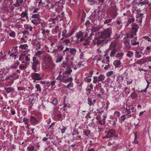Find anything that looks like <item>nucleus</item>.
Masks as SVG:
<instances>
[{
	"label": "nucleus",
	"mask_w": 151,
	"mask_h": 151,
	"mask_svg": "<svg viewBox=\"0 0 151 151\" xmlns=\"http://www.w3.org/2000/svg\"><path fill=\"white\" fill-rule=\"evenodd\" d=\"M44 52V51L42 50L38 51L35 53V55L39 57L40 56V55L42 54Z\"/></svg>",
	"instance_id": "nucleus-37"
},
{
	"label": "nucleus",
	"mask_w": 151,
	"mask_h": 151,
	"mask_svg": "<svg viewBox=\"0 0 151 151\" xmlns=\"http://www.w3.org/2000/svg\"><path fill=\"white\" fill-rule=\"evenodd\" d=\"M142 38L145 40H147V41L149 42H151V40L150 38L148 36H145L143 37Z\"/></svg>",
	"instance_id": "nucleus-62"
},
{
	"label": "nucleus",
	"mask_w": 151,
	"mask_h": 151,
	"mask_svg": "<svg viewBox=\"0 0 151 151\" xmlns=\"http://www.w3.org/2000/svg\"><path fill=\"white\" fill-rule=\"evenodd\" d=\"M31 22L35 24H38L39 23L38 21L35 19L32 20Z\"/></svg>",
	"instance_id": "nucleus-51"
},
{
	"label": "nucleus",
	"mask_w": 151,
	"mask_h": 151,
	"mask_svg": "<svg viewBox=\"0 0 151 151\" xmlns=\"http://www.w3.org/2000/svg\"><path fill=\"white\" fill-rule=\"evenodd\" d=\"M50 31L48 29H47L46 30L45 29H43L42 30V33L43 34L45 35L46 33H48L50 32Z\"/></svg>",
	"instance_id": "nucleus-54"
},
{
	"label": "nucleus",
	"mask_w": 151,
	"mask_h": 151,
	"mask_svg": "<svg viewBox=\"0 0 151 151\" xmlns=\"http://www.w3.org/2000/svg\"><path fill=\"white\" fill-rule=\"evenodd\" d=\"M4 90L7 94H12L14 92L15 89L14 88L11 87H4Z\"/></svg>",
	"instance_id": "nucleus-10"
},
{
	"label": "nucleus",
	"mask_w": 151,
	"mask_h": 151,
	"mask_svg": "<svg viewBox=\"0 0 151 151\" xmlns=\"http://www.w3.org/2000/svg\"><path fill=\"white\" fill-rule=\"evenodd\" d=\"M24 27L26 29H29L30 31H32V30L33 27L28 24H25Z\"/></svg>",
	"instance_id": "nucleus-29"
},
{
	"label": "nucleus",
	"mask_w": 151,
	"mask_h": 151,
	"mask_svg": "<svg viewBox=\"0 0 151 151\" xmlns=\"http://www.w3.org/2000/svg\"><path fill=\"white\" fill-rule=\"evenodd\" d=\"M63 60V56H59L56 59V63H58L61 62Z\"/></svg>",
	"instance_id": "nucleus-39"
},
{
	"label": "nucleus",
	"mask_w": 151,
	"mask_h": 151,
	"mask_svg": "<svg viewBox=\"0 0 151 151\" xmlns=\"http://www.w3.org/2000/svg\"><path fill=\"white\" fill-rule=\"evenodd\" d=\"M43 66L45 68L49 69L51 70L53 69L55 66V65L52 61L50 62H46L43 64Z\"/></svg>",
	"instance_id": "nucleus-7"
},
{
	"label": "nucleus",
	"mask_w": 151,
	"mask_h": 151,
	"mask_svg": "<svg viewBox=\"0 0 151 151\" xmlns=\"http://www.w3.org/2000/svg\"><path fill=\"white\" fill-rule=\"evenodd\" d=\"M121 64V62L119 60H116L114 62V64L116 68H118Z\"/></svg>",
	"instance_id": "nucleus-23"
},
{
	"label": "nucleus",
	"mask_w": 151,
	"mask_h": 151,
	"mask_svg": "<svg viewBox=\"0 0 151 151\" xmlns=\"http://www.w3.org/2000/svg\"><path fill=\"white\" fill-rule=\"evenodd\" d=\"M113 71H110L106 73V75L107 77L110 76L111 75L113 74Z\"/></svg>",
	"instance_id": "nucleus-60"
},
{
	"label": "nucleus",
	"mask_w": 151,
	"mask_h": 151,
	"mask_svg": "<svg viewBox=\"0 0 151 151\" xmlns=\"http://www.w3.org/2000/svg\"><path fill=\"white\" fill-rule=\"evenodd\" d=\"M57 47L58 50L59 51L62 50L64 48V47L61 45H57Z\"/></svg>",
	"instance_id": "nucleus-40"
},
{
	"label": "nucleus",
	"mask_w": 151,
	"mask_h": 151,
	"mask_svg": "<svg viewBox=\"0 0 151 151\" xmlns=\"http://www.w3.org/2000/svg\"><path fill=\"white\" fill-rule=\"evenodd\" d=\"M88 101V104L90 106H93V104L92 102V101L91 100V99L89 97H88L87 99Z\"/></svg>",
	"instance_id": "nucleus-42"
},
{
	"label": "nucleus",
	"mask_w": 151,
	"mask_h": 151,
	"mask_svg": "<svg viewBox=\"0 0 151 151\" xmlns=\"http://www.w3.org/2000/svg\"><path fill=\"white\" fill-rule=\"evenodd\" d=\"M23 0H16V3L14 4L13 5L15 7H18L19 6L23 5Z\"/></svg>",
	"instance_id": "nucleus-15"
},
{
	"label": "nucleus",
	"mask_w": 151,
	"mask_h": 151,
	"mask_svg": "<svg viewBox=\"0 0 151 151\" xmlns=\"http://www.w3.org/2000/svg\"><path fill=\"white\" fill-rule=\"evenodd\" d=\"M70 57V56L69 55H67L65 58L67 62H63L62 64V66L63 68H68L69 69L71 66H73V62L71 61H70L68 60Z\"/></svg>",
	"instance_id": "nucleus-5"
},
{
	"label": "nucleus",
	"mask_w": 151,
	"mask_h": 151,
	"mask_svg": "<svg viewBox=\"0 0 151 151\" xmlns=\"http://www.w3.org/2000/svg\"><path fill=\"white\" fill-rule=\"evenodd\" d=\"M52 104L54 105V106L58 104V100L56 99H54L52 101Z\"/></svg>",
	"instance_id": "nucleus-61"
},
{
	"label": "nucleus",
	"mask_w": 151,
	"mask_h": 151,
	"mask_svg": "<svg viewBox=\"0 0 151 151\" xmlns=\"http://www.w3.org/2000/svg\"><path fill=\"white\" fill-rule=\"evenodd\" d=\"M43 60L44 61V63L52 61V57L49 55H47L44 57L43 58Z\"/></svg>",
	"instance_id": "nucleus-17"
},
{
	"label": "nucleus",
	"mask_w": 151,
	"mask_h": 151,
	"mask_svg": "<svg viewBox=\"0 0 151 151\" xmlns=\"http://www.w3.org/2000/svg\"><path fill=\"white\" fill-rule=\"evenodd\" d=\"M19 68L21 70H24V69H26V67L25 66H24V65L23 64H21L19 65Z\"/></svg>",
	"instance_id": "nucleus-56"
},
{
	"label": "nucleus",
	"mask_w": 151,
	"mask_h": 151,
	"mask_svg": "<svg viewBox=\"0 0 151 151\" xmlns=\"http://www.w3.org/2000/svg\"><path fill=\"white\" fill-rule=\"evenodd\" d=\"M59 27L58 26H56L55 28V29H54L53 31V33H55V34H56L57 33H58V35L60 34L59 33Z\"/></svg>",
	"instance_id": "nucleus-34"
},
{
	"label": "nucleus",
	"mask_w": 151,
	"mask_h": 151,
	"mask_svg": "<svg viewBox=\"0 0 151 151\" xmlns=\"http://www.w3.org/2000/svg\"><path fill=\"white\" fill-rule=\"evenodd\" d=\"M139 5H140L141 6L146 4L150 6L151 4L149 3L148 0H140L139 1Z\"/></svg>",
	"instance_id": "nucleus-14"
},
{
	"label": "nucleus",
	"mask_w": 151,
	"mask_h": 151,
	"mask_svg": "<svg viewBox=\"0 0 151 151\" xmlns=\"http://www.w3.org/2000/svg\"><path fill=\"white\" fill-rule=\"evenodd\" d=\"M116 45L114 43H111L110 45L109 50H111L110 53V56L111 57H114V55L117 52V50L116 48Z\"/></svg>",
	"instance_id": "nucleus-6"
},
{
	"label": "nucleus",
	"mask_w": 151,
	"mask_h": 151,
	"mask_svg": "<svg viewBox=\"0 0 151 151\" xmlns=\"http://www.w3.org/2000/svg\"><path fill=\"white\" fill-rule=\"evenodd\" d=\"M76 29L75 28H72L70 33L68 34L69 37L71 36L73 34L76 30Z\"/></svg>",
	"instance_id": "nucleus-52"
},
{
	"label": "nucleus",
	"mask_w": 151,
	"mask_h": 151,
	"mask_svg": "<svg viewBox=\"0 0 151 151\" xmlns=\"http://www.w3.org/2000/svg\"><path fill=\"white\" fill-rule=\"evenodd\" d=\"M124 55V53L123 52H118L116 55L115 57L117 58H119L123 56Z\"/></svg>",
	"instance_id": "nucleus-43"
},
{
	"label": "nucleus",
	"mask_w": 151,
	"mask_h": 151,
	"mask_svg": "<svg viewBox=\"0 0 151 151\" xmlns=\"http://www.w3.org/2000/svg\"><path fill=\"white\" fill-rule=\"evenodd\" d=\"M108 145L112 146L113 147L115 148H117L118 147V145L116 142L115 141L111 142V141L109 142L108 143Z\"/></svg>",
	"instance_id": "nucleus-20"
},
{
	"label": "nucleus",
	"mask_w": 151,
	"mask_h": 151,
	"mask_svg": "<svg viewBox=\"0 0 151 151\" xmlns=\"http://www.w3.org/2000/svg\"><path fill=\"white\" fill-rule=\"evenodd\" d=\"M131 116V115H128V114L122 115L120 117V120L121 121V123H122V122L124 121L126 119L129 118Z\"/></svg>",
	"instance_id": "nucleus-19"
},
{
	"label": "nucleus",
	"mask_w": 151,
	"mask_h": 151,
	"mask_svg": "<svg viewBox=\"0 0 151 151\" xmlns=\"http://www.w3.org/2000/svg\"><path fill=\"white\" fill-rule=\"evenodd\" d=\"M20 48H22L23 49L27 50H29L28 49V46L26 44H24L21 45L19 47Z\"/></svg>",
	"instance_id": "nucleus-30"
},
{
	"label": "nucleus",
	"mask_w": 151,
	"mask_h": 151,
	"mask_svg": "<svg viewBox=\"0 0 151 151\" xmlns=\"http://www.w3.org/2000/svg\"><path fill=\"white\" fill-rule=\"evenodd\" d=\"M34 149L35 147L32 146L30 147H27V149L29 151H33L34 150ZM35 150L36 151V149H35Z\"/></svg>",
	"instance_id": "nucleus-50"
},
{
	"label": "nucleus",
	"mask_w": 151,
	"mask_h": 151,
	"mask_svg": "<svg viewBox=\"0 0 151 151\" xmlns=\"http://www.w3.org/2000/svg\"><path fill=\"white\" fill-rule=\"evenodd\" d=\"M29 119L27 118H24L23 119V122H24V124L28 126Z\"/></svg>",
	"instance_id": "nucleus-47"
},
{
	"label": "nucleus",
	"mask_w": 151,
	"mask_h": 151,
	"mask_svg": "<svg viewBox=\"0 0 151 151\" xmlns=\"http://www.w3.org/2000/svg\"><path fill=\"white\" fill-rule=\"evenodd\" d=\"M72 72V70L70 69L68 71H66L65 72L63 73V78L65 79L67 78L68 77V75L70 74Z\"/></svg>",
	"instance_id": "nucleus-16"
},
{
	"label": "nucleus",
	"mask_w": 151,
	"mask_h": 151,
	"mask_svg": "<svg viewBox=\"0 0 151 151\" xmlns=\"http://www.w3.org/2000/svg\"><path fill=\"white\" fill-rule=\"evenodd\" d=\"M116 131L113 129H109L107 134L103 137V138H110L113 136L115 133Z\"/></svg>",
	"instance_id": "nucleus-9"
},
{
	"label": "nucleus",
	"mask_w": 151,
	"mask_h": 151,
	"mask_svg": "<svg viewBox=\"0 0 151 151\" xmlns=\"http://www.w3.org/2000/svg\"><path fill=\"white\" fill-rule=\"evenodd\" d=\"M66 129L67 128L63 126L62 128L60 129L62 133V134L64 133Z\"/></svg>",
	"instance_id": "nucleus-57"
},
{
	"label": "nucleus",
	"mask_w": 151,
	"mask_h": 151,
	"mask_svg": "<svg viewBox=\"0 0 151 151\" xmlns=\"http://www.w3.org/2000/svg\"><path fill=\"white\" fill-rule=\"evenodd\" d=\"M135 19L134 18L132 17L128 19L127 23L128 24H130L131 22H133L134 21Z\"/></svg>",
	"instance_id": "nucleus-49"
},
{
	"label": "nucleus",
	"mask_w": 151,
	"mask_h": 151,
	"mask_svg": "<svg viewBox=\"0 0 151 151\" xmlns=\"http://www.w3.org/2000/svg\"><path fill=\"white\" fill-rule=\"evenodd\" d=\"M147 62L146 59H141L137 61V63L138 64H143Z\"/></svg>",
	"instance_id": "nucleus-26"
},
{
	"label": "nucleus",
	"mask_w": 151,
	"mask_h": 151,
	"mask_svg": "<svg viewBox=\"0 0 151 151\" xmlns=\"http://www.w3.org/2000/svg\"><path fill=\"white\" fill-rule=\"evenodd\" d=\"M90 43V42L88 40H85L83 42V45H88Z\"/></svg>",
	"instance_id": "nucleus-59"
},
{
	"label": "nucleus",
	"mask_w": 151,
	"mask_h": 151,
	"mask_svg": "<svg viewBox=\"0 0 151 151\" xmlns=\"http://www.w3.org/2000/svg\"><path fill=\"white\" fill-rule=\"evenodd\" d=\"M30 121L32 124L33 125H35L38 124L39 122V121L36 119L34 116H31L30 118Z\"/></svg>",
	"instance_id": "nucleus-12"
},
{
	"label": "nucleus",
	"mask_w": 151,
	"mask_h": 151,
	"mask_svg": "<svg viewBox=\"0 0 151 151\" xmlns=\"http://www.w3.org/2000/svg\"><path fill=\"white\" fill-rule=\"evenodd\" d=\"M137 96V94L134 91L132 92L130 95V96L132 99L136 98Z\"/></svg>",
	"instance_id": "nucleus-38"
},
{
	"label": "nucleus",
	"mask_w": 151,
	"mask_h": 151,
	"mask_svg": "<svg viewBox=\"0 0 151 151\" xmlns=\"http://www.w3.org/2000/svg\"><path fill=\"white\" fill-rule=\"evenodd\" d=\"M136 35H134V33L132 32L130 34H128L127 35V36L125 37H127V39H131L133 38V37Z\"/></svg>",
	"instance_id": "nucleus-36"
},
{
	"label": "nucleus",
	"mask_w": 151,
	"mask_h": 151,
	"mask_svg": "<svg viewBox=\"0 0 151 151\" xmlns=\"http://www.w3.org/2000/svg\"><path fill=\"white\" fill-rule=\"evenodd\" d=\"M20 16L21 18L25 17L26 19L28 18V13L27 12H22L20 14Z\"/></svg>",
	"instance_id": "nucleus-25"
},
{
	"label": "nucleus",
	"mask_w": 151,
	"mask_h": 151,
	"mask_svg": "<svg viewBox=\"0 0 151 151\" xmlns=\"http://www.w3.org/2000/svg\"><path fill=\"white\" fill-rule=\"evenodd\" d=\"M105 77L103 74H100L98 77L94 76L93 78V83H96L97 81H102L104 80Z\"/></svg>",
	"instance_id": "nucleus-8"
},
{
	"label": "nucleus",
	"mask_w": 151,
	"mask_h": 151,
	"mask_svg": "<svg viewBox=\"0 0 151 151\" xmlns=\"http://www.w3.org/2000/svg\"><path fill=\"white\" fill-rule=\"evenodd\" d=\"M146 81L147 83V85L146 87V88H145V89L142 90H141V91H139V92L142 93L143 92H147V89L149 87L150 84V82H149L148 81H147V80H146Z\"/></svg>",
	"instance_id": "nucleus-28"
},
{
	"label": "nucleus",
	"mask_w": 151,
	"mask_h": 151,
	"mask_svg": "<svg viewBox=\"0 0 151 151\" xmlns=\"http://www.w3.org/2000/svg\"><path fill=\"white\" fill-rule=\"evenodd\" d=\"M128 108H126V109L127 112L128 114H130L131 112H133L134 110V107L132 106H129L128 107Z\"/></svg>",
	"instance_id": "nucleus-22"
},
{
	"label": "nucleus",
	"mask_w": 151,
	"mask_h": 151,
	"mask_svg": "<svg viewBox=\"0 0 151 151\" xmlns=\"http://www.w3.org/2000/svg\"><path fill=\"white\" fill-rule=\"evenodd\" d=\"M35 88H37V91L40 92L41 91V89L39 84H36L35 85Z\"/></svg>",
	"instance_id": "nucleus-44"
},
{
	"label": "nucleus",
	"mask_w": 151,
	"mask_h": 151,
	"mask_svg": "<svg viewBox=\"0 0 151 151\" xmlns=\"http://www.w3.org/2000/svg\"><path fill=\"white\" fill-rule=\"evenodd\" d=\"M62 32V36L63 37L67 38L68 37H69L68 34L67 33V31L66 29H64L63 30V31Z\"/></svg>",
	"instance_id": "nucleus-24"
},
{
	"label": "nucleus",
	"mask_w": 151,
	"mask_h": 151,
	"mask_svg": "<svg viewBox=\"0 0 151 151\" xmlns=\"http://www.w3.org/2000/svg\"><path fill=\"white\" fill-rule=\"evenodd\" d=\"M133 53L132 51H128L126 55L127 57L130 58L133 55Z\"/></svg>",
	"instance_id": "nucleus-41"
},
{
	"label": "nucleus",
	"mask_w": 151,
	"mask_h": 151,
	"mask_svg": "<svg viewBox=\"0 0 151 151\" xmlns=\"http://www.w3.org/2000/svg\"><path fill=\"white\" fill-rule=\"evenodd\" d=\"M35 47L37 49H40L41 48L40 42H38L36 44V45Z\"/></svg>",
	"instance_id": "nucleus-58"
},
{
	"label": "nucleus",
	"mask_w": 151,
	"mask_h": 151,
	"mask_svg": "<svg viewBox=\"0 0 151 151\" xmlns=\"http://www.w3.org/2000/svg\"><path fill=\"white\" fill-rule=\"evenodd\" d=\"M111 11L113 13L117 12L118 9L117 8L116 6H112Z\"/></svg>",
	"instance_id": "nucleus-35"
},
{
	"label": "nucleus",
	"mask_w": 151,
	"mask_h": 151,
	"mask_svg": "<svg viewBox=\"0 0 151 151\" xmlns=\"http://www.w3.org/2000/svg\"><path fill=\"white\" fill-rule=\"evenodd\" d=\"M85 81L87 83H90L91 81V79L88 78V77H87L85 78L84 79Z\"/></svg>",
	"instance_id": "nucleus-64"
},
{
	"label": "nucleus",
	"mask_w": 151,
	"mask_h": 151,
	"mask_svg": "<svg viewBox=\"0 0 151 151\" xmlns=\"http://www.w3.org/2000/svg\"><path fill=\"white\" fill-rule=\"evenodd\" d=\"M111 28H107L102 32H99V36L93 41V44L97 45L98 46H102L109 41L112 34Z\"/></svg>",
	"instance_id": "nucleus-1"
},
{
	"label": "nucleus",
	"mask_w": 151,
	"mask_h": 151,
	"mask_svg": "<svg viewBox=\"0 0 151 151\" xmlns=\"http://www.w3.org/2000/svg\"><path fill=\"white\" fill-rule=\"evenodd\" d=\"M88 1L89 2H91L92 3L91 4V5L97 4V3L94 0H88Z\"/></svg>",
	"instance_id": "nucleus-53"
},
{
	"label": "nucleus",
	"mask_w": 151,
	"mask_h": 151,
	"mask_svg": "<svg viewBox=\"0 0 151 151\" xmlns=\"http://www.w3.org/2000/svg\"><path fill=\"white\" fill-rule=\"evenodd\" d=\"M73 79L71 77H69L67 79H65L63 80V82L65 83H67L69 82L72 81Z\"/></svg>",
	"instance_id": "nucleus-32"
},
{
	"label": "nucleus",
	"mask_w": 151,
	"mask_h": 151,
	"mask_svg": "<svg viewBox=\"0 0 151 151\" xmlns=\"http://www.w3.org/2000/svg\"><path fill=\"white\" fill-rule=\"evenodd\" d=\"M135 57L137 58H140L141 56V54H140V52H136L135 54Z\"/></svg>",
	"instance_id": "nucleus-45"
},
{
	"label": "nucleus",
	"mask_w": 151,
	"mask_h": 151,
	"mask_svg": "<svg viewBox=\"0 0 151 151\" xmlns=\"http://www.w3.org/2000/svg\"><path fill=\"white\" fill-rule=\"evenodd\" d=\"M9 35L10 37L14 38L15 36V33L14 32L12 31L9 33Z\"/></svg>",
	"instance_id": "nucleus-55"
},
{
	"label": "nucleus",
	"mask_w": 151,
	"mask_h": 151,
	"mask_svg": "<svg viewBox=\"0 0 151 151\" xmlns=\"http://www.w3.org/2000/svg\"><path fill=\"white\" fill-rule=\"evenodd\" d=\"M137 37H135V39L132 40L131 42V44L132 45H135L139 44V43L138 42H136L135 39H136Z\"/></svg>",
	"instance_id": "nucleus-33"
},
{
	"label": "nucleus",
	"mask_w": 151,
	"mask_h": 151,
	"mask_svg": "<svg viewBox=\"0 0 151 151\" xmlns=\"http://www.w3.org/2000/svg\"><path fill=\"white\" fill-rule=\"evenodd\" d=\"M63 42L65 43L66 45L68 44L70 42V40L69 39H66L63 41Z\"/></svg>",
	"instance_id": "nucleus-63"
},
{
	"label": "nucleus",
	"mask_w": 151,
	"mask_h": 151,
	"mask_svg": "<svg viewBox=\"0 0 151 151\" xmlns=\"http://www.w3.org/2000/svg\"><path fill=\"white\" fill-rule=\"evenodd\" d=\"M28 101L29 103V105L30 107H32L33 104H34L35 100L34 99V96L32 95L30 96V97Z\"/></svg>",
	"instance_id": "nucleus-11"
},
{
	"label": "nucleus",
	"mask_w": 151,
	"mask_h": 151,
	"mask_svg": "<svg viewBox=\"0 0 151 151\" xmlns=\"http://www.w3.org/2000/svg\"><path fill=\"white\" fill-rule=\"evenodd\" d=\"M40 13H38L34 14L32 15V18H37L38 19H40Z\"/></svg>",
	"instance_id": "nucleus-31"
},
{
	"label": "nucleus",
	"mask_w": 151,
	"mask_h": 151,
	"mask_svg": "<svg viewBox=\"0 0 151 151\" xmlns=\"http://www.w3.org/2000/svg\"><path fill=\"white\" fill-rule=\"evenodd\" d=\"M139 28L138 25L135 23H134L132 28V32L134 33V35H136V32L137 31Z\"/></svg>",
	"instance_id": "nucleus-13"
},
{
	"label": "nucleus",
	"mask_w": 151,
	"mask_h": 151,
	"mask_svg": "<svg viewBox=\"0 0 151 151\" xmlns=\"http://www.w3.org/2000/svg\"><path fill=\"white\" fill-rule=\"evenodd\" d=\"M19 77V75L14 72L10 76L7 77L5 78V80L9 84L12 85L14 83V80L18 79Z\"/></svg>",
	"instance_id": "nucleus-3"
},
{
	"label": "nucleus",
	"mask_w": 151,
	"mask_h": 151,
	"mask_svg": "<svg viewBox=\"0 0 151 151\" xmlns=\"http://www.w3.org/2000/svg\"><path fill=\"white\" fill-rule=\"evenodd\" d=\"M69 52L71 54L73 55H75L76 52V50L74 48H70Z\"/></svg>",
	"instance_id": "nucleus-27"
},
{
	"label": "nucleus",
	"mask_w": 151,
	"mask_h": 151,
	"mask_svg": "<svg viewBox=\"0 0 151 151\" xmlns=\"http://www.w3.org/2000/svg\"><path fill=\"white\" fill-rule=\"evenodd\" d=\"M83 36V33L81 32L78 33L76 35V37L77 39H79L80 38H81L80 40L81 42L83 41V39L82 38Z\"/></svg>",
	"instance_id": "nucleus-21"
},
{
	"label": "nucleus",
	"mask_w": 151,
	"mask_h": 151,
	"mask_svg": "<svg viewBox=\"0 0 151 151\" xmlns=\"http://www.w3.org/2000/svg\"><path fill=\"white\" fill-rule=\"evenodd\" d=\"M124 42L125 45L126 44H128L130 43L129 39H127V37H124Z\"/></svg>",
	"instance_id": "nucleus-46"
},
{
	"label": "nucleus",
	"mask_w": 151,
	"mask_h": 151,
	"mask_svg": "<svg viewBox=\"0 0 151 151\" xmlns=\"http://www.w3.org/2000/svg\"><path fill=\"white\" fill-rule=\"evenodd\" d=\"M92 16V18L95 19H99L100 17L99 16L96 14V12H95L94 14Z\"/></svg>",
	"instance_id": "nucleus-48"
},
{
	"label": "nucleus",
	"mask_w": 151,
	"mask_h": 151,
	"mask_svg": "<svg viewBox=\"0 0 151 151\" xmlns=\"http://www.w3.org/2000/svg\"><path fill=\"white\" fill-rule=\"evenodd\" d=\"M31 63L32 64V69L35 72L31 74V77L34 80L33 82H35L36 81H40L42 79L40 74L35 73L40 69V62L36 57H34L32 58V62Z\"/></svg>",
	"instance_id": "nucleus-2"
},
{
	"label": "nucleus",
	"mask_w": 151,
	"mask_h": 151,
	"mask_svg": "<svg viewBox=\"0 0 151 151\" xmlns=\"http://www.w3.org/2000/svg\"><path fill=\"white\" fill-rule=\"evenodd\" d=\"M65 3V1L60 0L58 2H55V9L56 12L58 13L60 12L63 7V4Z\"/></svg>",
	"instance_id": "nucleus-4"
},
{
	"label": "nucleus",
	"mask_w": 151,
	"mask_h": 151,
	"mask_svg": "<svg viewBox=\"0 0 151 151\" xmlns=\"http://www.w3.org/2000/svg\"><path fill=\"white\" fill-rule=\"evenodd\" d=\"M4 10L7 12H11L14 9V7L12 6L9 5L7 6H4Z\"/></svg>",
	"instance_id": "nucleus-18"
}]
</instances>
